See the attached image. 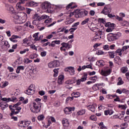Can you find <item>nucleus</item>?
I'll return each mask as SVG.
<instances>
[{"mask_svg":"<svg viewBox=\"0 0 129 129\" xmlns=\"http://www.w3.org/2000/svg\"><path fill=\"white\" fill-rule=\"evenodd\" d=\"M75 21V19L73 18H71L70 19L66 22V24H67L68 25H70V24H72V23H73V22H74Z\"/></svg>","mask_w":129,"mask_h":129,"instance_id":"4c0bfd02","label":"nucleus"},{"mask_svg":"<svg viewBox=\"0 0 129 129\" xmlns=\"http://www.w3.org/2000/svg\"><path fill=\"white\" fill-rule=\"evenodd\" d=\"M29 48H26V49H24L23 50L20 51V53L21 54H25V53H26L27 52H29Z\"/></svg>","mask_w":129,"mask_h":129,"instance_id":"3c124183","label":"nucleus"},{"mask_svg":"<svg viewBox=\"0 0 129 129\" xmlns=\"http://www.w3.org/2000/svg\"><path fill=\"white\" fill-rule=\"evenodd\" d=\"M0 106H1L2 110H4V109H5V108H7V107H8L9 106V105L7 103L2 102L0 103Z\"/></svg>","mask_w":129,"mask_h":129,"instance_id":"6ab92c4d","label":"nucleus"},{"mask_svg":"<svg viewBox=\"0 0 129 129\" xmlns=\"http://www.w3.org/2000/svg\"><path fill=\"white\" fill-rule=\"evenodd\" d=\"M76 83V81L74 79L67 81L65 83L67 85H71V84H74Z\"/></svg>","mask_w":129,"mask_h":129,"instance_id":"a211bd4d","label":"nucleus"},{"mask_svg":"<svg viewBox=\"0 0 129 129\" xmlns=\"http://www.w3.org/2000/svg\"><path fill=\"white\" fill-rule=\"evenodd\" d=\"M32 19L35 21H41V16H39L37 14H35L33 16Z\"/></svg>","mask_w":129,"mask_h":129,"instance_id":"aec40b11","label":"nucleus"},{"mask_svg":"<svg viewBox=\"0 0 129 129\" xmlns=\"http://www.w3.org/2000/svg\"><path fill=\"white\" fill-rule=\"evenodd\" d=\"M114 63L118 64V65H120L121 64V59L118 56H116L114 59Z\"/></svg>","mask_w":129,"mask_h":129,"instance_id":"2eb2a0df","label":"nucleus"},{"mask_svg":"<svg viewBox=\"0 0 129 129\" xmlns=\"http://www.w3.org/2000/svg\"><path fill=\"white\" fill-rule=\"evenodd\" d=\"M52 18H48L44 21L45 24H50V23H52Z\"/></svg>","mask_w":129,"mask_h":129,"instance_id":"603ef678","label":"nucleus"},{"mask_svg":"<svg viewBox=\"0 0 129 129\" xmlns=\"http://www.w3.org/2000/svg\"><path fill=\"white\" fill-rule=\"evenodd\" d=\"M38 35H39V32H37L33 34V38H35L34 39L35 41H39V40H40V38H38Z\"/></svg>","mask_w":129,"mask_h":129,"instance_id":"37998d69","label":"nucleus"},{"mask_svg":"<svg viewBox=\"0 0 129 129\" xmlns=\"http://www.w3.org/2000/svg\"><path fill=\"white\" fill-rule=\"evenodd\" d=\"M59 66L60 63L58 60H53L50 62L48 64L49 68H55V67H59Z\"/></svg>","mask_w":129,"mask_h":129,"instance_id":"0eeeda50","label":"nucleus"},{"mask_svg":"<svg viewBox=\"0 0 129 129\" xmlns=\"http://www.w3.org/2000/svg\"><path fill=\"white\" fill-rule=\"evenodd\" d=\"M99 125L100 129H107V128H106V126H105L104 124H103V122H101L100 123H99Z\"/></svg>","mask_w":129,"mask_h":129,"instance_id":"a19ab883","label":"nucleus"},{"mask_svg":"<svg viewBox=\"0 0 129 129\" xmlns=\"http://www.w3.org/2000/svg\"><path fill=\"white\" fill-rule=\"evenodd\" d=\"M105 62L103 60H100L96 62V64L99 67H102V66H104Z\"/></svg>","mask_w":129,"mask_h":129,"instance_id":"f3484780","label":"nucleus"},{"mask_svg":"<svg viewBox=\"0 0 129 129\" xmlns=\"http://www.w3.org/2000/svg\"><path fill=\"white\" fill-rule=\"evenodd\" d=\"M16 98H2L1 99V100H3V101H6V102H10V101H15V100H16Z\"/></svg>","mask_w":129,"mask_h":129,"instance_id":"dca6fc26","label":"nucleus"},{"mask_svg":"<svg viewBox=\"0 0 129 129\" xmlns=\"http://www.w3.org/2000/svg\"><path fill=\"white\" fill-rule=\"evenodd\" d=\"M10 41L13 43H16L17 42V36L13 35L10 38Z\"/></svg>","mask_w":129,"mask_h":129,"instance_id":"473e14b6","label":"nucleus"},{"mask_svg":"<svg viewBox=\"0 0 129 129\" xmlns=\"http://www.w3.org/2000/svg\"><path fill=\"white\" fill-rule=\"evenodd\" d=\"M103 54H104V52L101 50H99L97 52V55H103Z\"/></svg>","mask_w":129,"mask_h":129,"instance_id":"0e129e2a","label":"nucleus"},{"mask_svg":"<svg viewBox=\"0 0 129 129\" xmlns=\"http://www.w3.org/2000/svg\"><path fill=\"white\" fill-rule=\"evenodd\" d=\"M24 121L21 120L18 122V126H21V127H23V128H25V125L24 124Z\"/></svg>","mask_w":129,"mask_h":129,"instance_id":"f704fd0d","label":"nucleus"},{"mask_svg":"<svg viewBox=\"0 0 129 129\" xmlns=\"http://www.w3.org/2000/svg\"><path fill=\"white\" fill-rule=\"evenodd\" d=\"M103 35V32L102 31H98L96 33V35L94 37L92 41L93 42H95L96 41H98L101 40L102 35Z\"/></svg>","mask_w":129,"mask_h":129,"instance_id":"20e7f679","label":"nucleus"},{"mask_svg":"<svg viewBox=\"0 0 129 129\" xmlns=\"http://www.w3.org/2000/svg\"><path fill=\"white\" fill-rule=\"evenodd\" d=\"M114 35L115 36V38H116V40H117L119 37L121 36V33L118 32L116 34H114Z\"/></svg>","mask_w":129,"mask_h":129,"instance_id":"de8ad7c7","label":"nucleus"},{"mask_svg":"<svg viewBox=\"0 0 129 129\" xmlns=\"http://www.w3.org/2000/svg\"><path fill=\"white\" fill-rule=\"evenodd\" d=\"M103 48L105 51H108L109 50V45L106 44L103 46Z\"/></svg>","mask_w":129,"mask_h":129,"instance_id":"864d4df0","label":"nucleus"},{"mask_svg":"<svg viewBox=\"0 0 129 129\" xmlns=\"http://www.w3.org/2000/svg\"><path fill=\"white\" fill-rule=\"evenodd\" d=\"M113 111L112 110H105L104 111V114L105 115H111V114H113Z\"/></svg>","mask_w":129,"mask_h":129,"instance_id":"cd10ccee","label":"nucleus"},{"mask_svg":"<svg viewBox=\"0 0 129 129\" xmlns=\"http://www.w3.org/2000/svg\"><path fill=\"white\" fill-rule=\"evenodd\" d=\"M62 123L63 126H69V121L68 119L66 118H63L62 120Z\"/></svg>","mask_w":129,"mask_h":129,"instance_id":"412c9836","label":"nucleus"},{"mask_svg":"<svg viewBox=\"0 0 129 129\" xmlns=\"http://www.w3.org/2000/svg\"><path fill=\"white\" fill-rule=\"evenodd\" d=\"M54 9L53 8V6L49 4L46 12L47 13H53L54 12Z\"/></svg>","mask_w":129,"mask_h":129,"instance_id":"393cba45","label":"nucleus"},{"mask_svg":"<svg viewBox=\"0 0 129 129\" xmlns=\"http://www.w3.org/2000/svg\"><path fill=\"white\" fill-rule=\"evenodd\" d=\"M9 108L11 110V113H10V116H12V119H14V120H17V117H15L13 115L14 114H17V104H15L14 105H10Z\"/></svg>","mask_w":129,"mask_h":129,"instance_id":"f03ea898","label":"nucleus"},{"mask_svg":"<svg viewBox=\"0 0 129 129\" xmlns=\"http://www.w3.org/2000/svg\"><path fill=\"white\" fill-rule=\"evenodd\" d=\"M122 93H124L126 95H128L129 91L125 89H122Z\"/></svg>","mask_w":129,"mask_h":129,"instance_id":"13d9d810","label":"nucleus"},{"mask_svg":"<svg viewBox=\"0 0 129 129\" xmlns=\"http://www.w3.org/2000/svg\"><path fill=\"white\" fill-rule=\"evenodd\" d=\"M72 5H73V3H71L69 4L67 6V9L68 10V9H76V8L77 7V6H74L72 7Z\"/></svg>","mask_w":129,"mask_h":129,"instance_id":"e433bc0d","label":"nucleus"},{"mask_svg":"<svg viewBox=\"0 0 129 129\" xmlns=\"http://www.w3.org/2000/svg\"><path fill=\"white\" fill-rule=\"evenodd\" d=\"M116 92V93H118V94H121L122 93V89H117Z\"/></svg>","mask_w":129,"mask_h":129,"instance_id":"774afa93","label":"nucleus"},{"mask_svg":"<svg viewBox=\"0 0 129 129\" xmlns=\"http://www.w3.org/2000/svg\"><path fill=\"white\" fill-rule=\"evenodd\" d=\"M105 26L106 28H108L106 30V32H107V33H110L112 31H113V29H114V24L110 22H107L105 24Z\"/></svg>","mask_w":129,"mask_h":129,"instance_id":"7ed1b4c3","label":"nucleus"},{"mask_svg":"<svg viewBox=\"0 0 129 129\" xmlns=\"http://www.w3.org/2000/svg\"><path fill=\"white\" fill-rule=\"evenodd\" d=\"M108 54H109V56L110 58H114V51H109L108 52Z\"/></svg>","mask_w":129,"mask_h":129,"instance_id":"79ce46f5","label":"nucleus"},{"mask_svg":"<svg viewBox=\"0 0 129 129\" xmlns=\"http://www.w3.org/2000/svg\"><path fill=\"white\" fill-rule=\"evenodd\" d=\"M48 18H49V16L46 15H43L42 16H40V20L42 21V20H45V19H48Z\"/></svg>","mask_w":129,"mask_h":129,"instance_id":"4d7b16f0","label":"nucleus"},{"mask_svg":"<svg viewBox=\"0 0 129 129\" xmlns=\"http://www.w3.org/2000/svg\"><path fill=\"white\" fill-rule=\"evenodd\" d=\"M17 10L18 11H24V10H25V8H24L23 6H21L20 5H18Z\"/></svg>","mask_w":129,"mask_h":129,"instance_id":"bf43d9fd","label":"nucleus"},{"mask_svg":"<svg viewBox=\"0 0 129 129\" xmlns=\"http://www.w3.org/2000/svg\"><path fill=\"white\" fill-rule=\"evenodd\" d=\"M39 22L40 21L38 20H33L32 24L33 25H35L36 26H37V25H39V24H40Z\"/></svg>","mask_w":129,"mask_h":129,"instance_id":"6e6d98bb","label":"nucleus"},{"mask_svg":"<svg viewBox=\"0 0 129 129\" xmlns=\"http://www.w3.org/2000/svg\"><path fill=\"white\" fill-rule=\"evenodd\" d=\"M63 80H64V76L60 75L58 77L57 82L58 84H62L63 83Z\"/></svg>","mask_w":129,"mask_h":129,"instance_id":"5701e85b","label":"nucleus"},{"mask_svg":"<svg viewBox=\"0 0 129 129\" xmlns=\"http://www.w3.org/2000/svg\"><path fill=\"white\" fill-rule=\"evenodd\" d=\"M17 24H24L26 22V20L23 19V17L19 15V13H17Z\"/></svg>","mask_w":129,"mask_h":129,"instance_id":"9b49d317","label":"nucleus"},{"mask_svg":"<svg viewBox=\"0 0 129 129\" xmlns=\"http://www.w3.org/2000/svg\"><path fill=\"white\" fill-rule=\"evenodd\" d=\"M72 95L75 98L79 97L80 96V93L78 92H74L72 94Z\"/></svg>","mask_w":129,"mask_h":129,"instance_id":"c9c22d12","label":"nucleus"},{"mask_svg":"<svg viewBox=\"0 0 129 129\" xmlns=\"http://www.w3.org/2000/svg\"><path fill=\"white\" fill-rule=\"evenodd\" d=\"M92 89L94 90V91H96L97 90H98L99 89V87L98 86V84H96L93 85L92 87Z\"/></svg>","mask_w":129,"mask_h":129,"instance_id":"ea45409f","label":"nucleus"},{"mask_svg":"<svg viewBox=\"0 0 129 129\" xmlns=\"http://www.w3.org/2000/svg\"><path fill=\"white\" fill-rule=\"evenodd\" d=\"M9 8V11H11L12 15H13V16H16V12L15 11V9H14V8H13V7L12 6H10Z\"/></svg>","mask_w":129,"mask_h":129,"instance_id":"72a5a7b5","label":"nucleus"},{"mask_svg":"<svg viewBox=\"0 0 129 129\" xmlns=\"http://www.w3.org/2000/svg\"><path fill=\"white\" fill-rule=\"evenodd\" d=\"M129 48V45H126L122 47L121 50L123 52V51H125V50H127Z\"/></svg>","mask_w":129,"mask_h":129,"instance_id":"e2e57ef3","label":"nucleus"},{"mask_svg":"<svg viewBox=\"0 0 129 129\" xmlns=\"http://www.w3.org/2000/svg\"><path fill=\"white\" fill-rule=\"evenodd\" d=\"M31 124V121H24V126L26 127V126H29Z\"/></svg>","mask_w":129,"mask_h":129,"instance_id":"49530a36","label":"nucleus"},{"mask_svg":"<svg viewBox=\"0 0 129 129\" xmlns=\"http://www.w3.org/2000/svg\"><path fill=\"white\" fill-rule=\"evenodd\" d=\"M2 49H4V47H6V49L10 48V44L8 41H2Z\"/></svg>","mask_w":129,"mask_h":129,"instance_id":"b1692460","label":"nucleus"},{"mask_svg":"<svg viewBox=\"0 0 129 129\" xmlns=\"http://www.w3.org/2000/svg\"><path fill=\"white\" fill-rule=\"evenodd\" d=\"M122 52V50L120 49H117L115 51V53H118L119 56H120L121 57V55H122V53H121Z\"/></svg>","mask_w":129,"mask_h":129,"instance_id":"09e8293b","label":"nucleus"},{"mask_svg":"<svg viewBox=\"0 0 129 129\" xmlns=\"http://www.w3.org/2000/svg\"><path fill=\"white\" fill-rule=\"evenodd\" d=\"M87 79V74H84V75L82 77V78L80 79L81 82H84V81H86Z\"/></svg>","mask_w":129,"mask_h":129,"instance_id":"c756f323","label":"nucleus"},{"mask_svg":"<svg viewBox=\"0 0 129 129\" xmlns=\"http://www.w3.org/2000/svg\"><path fill=\"white\" fill-rule=\"evenodd\" d=\"M97 79H98L97 76H94V77H91L89 78V80H91L93 83H95Z\"/></svg>","mask_w":129,"mask_h":129,"instance_id":"bb28decb","label":"nucleus"},{"mask_svg":"<svg viewBox=\"0 0 129 129\" xmlns=\"http://www.w3.org/2000/svg\"><path fill=\"white\" fill-rule=\"evenodd\" d=\"M90 119H91V120H93L94 121H96V120H97V118H96V116L95 115H91L90 117Z\"/></svg>","mask_w":129,"mask_h":129,"instance_id":"5fc2aeb1","label":"nucleus"},{"mask_svg":"<svg viewBox=\"0 0 129 129\" xmlns=\"http://www.w3.org/2000/svg\"><path fill=\"white\" fill-rule=\"evenodd\" d=\"M88 22H89V18H87L85 19L83 21H82L81 23L82 26L86 25V24H87Z\"/></svg>","mask_w":129,"mask_h":129,"instance_id":"a18cd8bd","label":"nucleus"},{"mask_svg":"<svg viewBox=\"0 0 129 129\" xmlns=\"http://www.w3.org/2000/svg\"><path fill=\"white\" fill-rule=\"evenodd\" d=\"M107 40L109 41V42H112L113 41H114L116 39L114 34L112 33H109L107 35Z\"/></svg>","mask_w":129,"mask_h":129,"instance_id":"f8f14e48","label":"nucleus"},{"mask_svg":"<svg viewBox=\"0 0 129 129\" xmlns=\"http://www.w3.org/2000/svg\"><path fill=\"white\" fill-rule=\"evenodd\" d=\"M87 15H88V11L84 10L76 14L75 17L77 19H78L79 18H83V17H85V16H87Z\"/></svg>","mask_w":129,"mask_h":129,"instance_id":"423d86ee","label":"nucleus"},{"mask_svg":"<svg viewBox=\"0 0 129 129\" xmlns=\"http://www.w3.org/2000/svg\"><path fill=\"white\" fill-rule=\"evenodd\" d=\"M50 4L48 3H43L41 5L42 10H44V11H46L48 10V8L49 7Z\"/></svg>","mask_w":129,"mask_h":129,"instance_id":"4be33fe9","label":"nucleus"},{"mask_svg":"<svg viewBox=\"0 0 129 129\" xmlns=\"http://www.w3.org/2000/svg\"><path fill=\"white\" fill-rule=\"evenodd\" d=\"M61 45L63 47V48H66V49H71L72 48V45L71 44H69V43L62 42L61 43Z\"/></svg>","mask_w":129,"mask_h":129,"instance_id":"ddd939ff","label":"nucleus"},{"mask_svg":"<svg viewBox=\"0 0 129 129\" xmlns=\"http://www.w3.org/2000/svg\"><path fill=\"white\" fill-rule=\"evenodd\" d=\"M25 93L28 94V95H32L35 93V85H31L28 89L25 91Z\"/></svg>","mask_w":129,"mask_h":129,"instance_id":"39448f33","label":"nucleus"},{"mask_svg":"<svg viewBox=\"0 0 129 129\" xmlns=\"http://www.w3.org/2000/svg\"><path fill=\"white\" fill-rule=\"evenodd\" d=\"M65 27L63 28H60L59 29H58V30H57V33H62V32H64V31H65Z\"/></svg>","mask_w":129,"mask_h":129,"instance_id":"052dcab7","label":"nucleus"},{"mask_svg":"<svg viewBox=\"0 0 129 129\" xmlns=\"http://www.w3.org/2000/svg\"><path fill=\"white\" fill-rule=\"evenodd\" d=\"M66 72H69L70 75H74L75 74V71L74 70V67H68L64 69Z\"/></svg>","mask_w":129,"mask_h":129,"instance_id":"6e6552de","label":"nucleus"},{"mask_svg":"<svg viewBox=\"0 0 129 129\" xmlns=\"http://www.w3.org/2000/svg\"><path fill=\"white\" fill-rule=\"evenodd\" d=\"M109 13H111V8L109 6L105 7L101 12V14H103L104 15H108Z\"/></svg>","mask_w":129,"mask_h":129,"instance_id":"9d476101","label":"nucleus"},{"mask_svg":"<svg viewBox=\"0 0 129 129\" xmlns=\"http://www.w3.org/2000/svg\"><path fill=\"white\" fill-rule=\"evenodd\" d=\"M111 73V69H107L104 70H102L100 74L103 76H108Z\"/></svg>","mask_w":129,"mask_h":129,"instance_id":"1a4fd4ad","label":"nucleus"},{"mask_svg":"<svg viewBox=\"0 0 129 129\" xmlns=\"http://www.w3.org/2000/svg\"><path fill=\"white\" fill-rule=\"evenodd\" d=\"M24 70H25V67H24L23 66H18L17 68V73L19 74L20 73V72L21 71H23Z\"/></svg>","mask_w":129,"mask_h":129,"instance_id":"c85d7f7f","label":"nucleus"},{"mask_svg":"<svg viewBox=\"0 0 129 129\" xmlns=\"http://www.w3.org/2000/svg\"><path fill=\"white\" fill-rule=\"evenodd\" d=\"M87 108L89 110L92 111V112H94V111H95V107H94V105H93L87 106Z\"/></svg>","mask_w":129,"mask_h":129,"instance_id":"a878e982","label":"nucleus"},{"mask_svg":"<svg viewBox=\"0 0 129 129\" xmlns=\"http://www.w3.org/2000/svg\"><path fill=\"white\" fill-rule=\"evenodd\" d=\"M8 85H9V82H5V83L3 84L1 87L2 88H4V87H6V86H8Z\"/></svg>","mask_w":129,"mask_h":129,"instance_id":"338daca9","label":"nucleus"},{"mask_svg":"<svg viewBox=\"0 0 129 129\" xmlns=\"http://www.w3.org/2000/svg\"><path fill=\"white\" fill-rule=\"evenodd\" d=\"M32 107H30V110L33 113H38L41 111L42 107V103H41V99L36 98L33 102Z\"/></svg>","mask_w":129,"mask_h":129,"instance_id":"f257e3e1","label":"nucleus"},{"mask_svg":"<svg viewBox=\"0 0 129 129\" xmlns=\"http://www.w3.org/2000/svg\"><path fill=\"white\" fill-rule=\"evenodd\" d=\"M23 62L25 63V64H29L30 63H32V60H30V59H29V58H24L23 59Z\"/></svg>","mask_w":129,"mask_h":129,"instance_id":"7c9ffc66","label":"nucleus"},{"mask_svg":"<svg viewBox=\"0 0 129 129\" xmlns=\"http://www.w3.org/2000/svg\"><path fill=\"white\" fill-rule=\"evenodd\" d=\"M74 109H75V108L67 107L64 108V112L66 114H70L71 113V111H72V110H74Z\"/></svg>","mask_w":129,"mask_h":129,"instance_id":"4468645a","label":"nucleus"},{"mask_svg":"<svg viewBox=\"0 0 129 129\" xmlns=\"http://www.w3.org/2000/svg\"><path fill=\"white\" fill-rule=\"evenodd\" d=\"M121 71L122 73H126V72H127V68L126 67H122L121 68Z\"/></svg>","mask_w":129,"mask_h":129,"instance_id":"c03bdc74","label":"nucleus"},{"mask_svg":"<svg viewBox=\"0 0 129 129\" xmlns=\"http://www.w3.org/2000/svg\"><path fill=\"white\" fill-rule=\"evenodd\" d=\"M37 118H38V120H43V119H44V115H40L38 116Z\"/></svg>","mask_w":129,"mask_h":129,"instance_id":"680f3d73","label":"nucleus"},{"mask_svg":"<svg viewBox=\"0 0 129 129\" xmlns=\"http://www.w3.org/2000/svg\"><path fill=\"white\" fill-rule=\"evenodd\" d=\"M40 55L41 57H46V55H47L46 51H42L41 52Z\"/></svg>","mask_w":129,"mask_h":129,"instance_id":"69168bd1","label":"nucleus"},{"mask_svg":"<svg viewBox=\"0 0 129 129\" xmlns=\"http://www.w3.org/2000/svg\"><path fill=\"white\" fill-rule=\"evenodd\" d=\"M124 82L122 81V79L121 78V77H119L118 78V82L117 83V85H122V84H123Z\"/></svg>","mask_w":129,"mask_h":129,"instance_id":"2f4dec72","label":"nucleus"},{"mask_svg":"<svg viewBox=\"0 0 129 129\" xmlns=\"http://www.w3.org/2000/svg\"><path fill=\"white\" fill-rule=\"evenodd\" d=\"M85 114V110L83 109L77 112L78 115H83V114Z\"/></svg>","mask_w":129,"mask_h":129,"instance_id":"58836bf2","label":"nucleus"},{"mask_svg":"<svg viewBox=\"0 0 129 129\" xmlns=\"http://www.w3.org/2000/svg\"><path fill=\"white\" fill-rule=\"evenodd\" d=\"M37 54L36 53H33L29 56V57L30 58V59H35V58H37Z\"/></svg>","mask_w":129,"mask_h":129,"instance_id":"8fccbe9b","label":"nucleus"}]
</instances>
